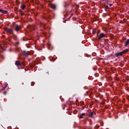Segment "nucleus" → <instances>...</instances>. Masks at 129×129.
I'll return each mask as SVG.
<instances>
[{
    "label": "nucleus",
    "instance_id": "obj_1",
    "mask_svg": "<svg viewBox=\"0 0 129 129\" xmlns=\"http://www.w3.org/2000/svg\"><path fill=\"white\" fill-rule=\"evenodd\" d=\"M128 52V50L127 49H125L120 52H117L115 54V57H119V56H122L123 54H125V53H127Z\"/></svg>",
    "mask_w": 129,
    "mask_h": 129
},
{
    "label": "nucleus",
    "instance_id": "obj_2",
    "mask_svg": "<svg viewBox=\"0 0 129 129\" xmlns=\"http://www.w3.org/2000/svg\"><path fill=\"white\" fill-rule=\"evenodd\" d=\"M22 29V27L21 25H19L18 24H15L13 27V30L16 32H19Z\"/></svg>",
    "mask_w": 129,
    "mask_h": 129
},
{
    "label": "nucleus",
    "instance_id": "obj_3",
    "mask_svg": "<svg viewBox=\"0 0 129 129\" xmlns=\"http://www.w3.org/2000/svg\"><path fill=\"white\" fill-rule=\"evenodd\" d=\"M5 31L7 32V33H10V34H14V31L13 29L10 28L6 27L5 28Z\"/></svg>",
    "mask_w": 129,
    "mask_h": 129
},
{
    "label": "nucleus",
    "instance_id": "obj_4",
    "mask_svg": "<svg viewBox=\"0 0 129 129\" xmlns=\"http://www.w3.org/2000/svg\"><path fill=\"white\" fill-rule=\"evenodd\" d=\"M15 65H16V66H18V67L19 66H22V65H24V62L16 60L15 61Z\"/></svg>",
    "mask_w": 129,
    "mask_h": 129
},
{
    "label": "nucleus",
    "instance_id": "obj_5",
    "mask_svg": "<svg viewBox=\"0 0 129 129\" xmlns=\"http://www.w3.org/2000/svg\"><path fill=\"white\" fill-rule=\"evenodd\" d=\"M105 37V34L104 33H100L98 36V40H101L102 38H104Z\"/></svg>",
    "mask_w": 129,
    "mask_h": 129
},
{
    "label": "nucleus",
    "instance_id": "obj_6",
    "mask_svg": "<svg viewBox=\"0 0 129 129\" xmlns=\"http://www.w3.org/2000/svg\"><path fill=\"white\" fill-rule=\"evenodd\" d=\"M0 13H1V14H4V15H7V14H8V11L0 9Z\"/></svg>",
    "mask_w": 129,
    "mask_h": 129
},
{
    "label": "nucleus",
    "instance_id": "obj_7",
    "mask_svg": "<svg viewBox=\"0 0 129 129\" xmlns=\"http://www.w3.org/2000/svg\"><path fill=\"white\" fill-rule=\"evenodd\" d=\"M49 72L48 70H45L44 73V76H49Z\"/></svg>",
    "mask_w": 129,
    "mask_h": 129
},
{
    "label": "nucleus",
    "instance_id": "obj_8",
    "mask_svg": "<svg viewBox=\"0 0 129 129\" xmlns=\"http://www.w3.org/2000/svg\"><path fill=\"white\" fill-rule=\"evenodd\" d=\"M93 114H94V112H90L89 113V117H93Z\"/></svg>",
    "mask_w": 129,
    "mask_h": 129
},
{
    "label": "nucleus",
    "instance_id": "obj_9",
    "mask_svg": "<svg viewBox=\"0 0 129 129\" xmlns=\"http://www.w3.org/2000/svg\"><path fill=\"white\" fill-rule=\"evenodd\" d=\"M22 54L24 56H27V55H28V53H27V51H26L25 50L22 51Z\"/></svg>",
    "mask_w": 129,
    "mask_h": 129
},
{
    "label": "nucleus",
    "instance_id": "obj_10",
    "mask_svg": "<svg viewBox=\"0 0 129 129\" xmlns=\"http://www.w3.org/2000/svg\"><path fill=\"white\" fill-rule=\"evenodd\" d=\"M50 7L51 8H52L53 10H56V5L54 4H51Z\"/></svg>",
    "mask_w": 129,
    "mask_h": 129
},
{
    "label": "nucleus",
    "instance_id": "obj_11",
    "mask_svg": "<svg viewBox=\"0 0 129 129\" xmlns=\"http://www.w3.org/2000/svg\"><path fill=\"white\" fill-rule=\"evenodd\" d=\"M12 35H13V38L14 40H16L18 39V36L15 33H13Z\"/></svg>",
    "mask_w": 129,
    "mask_h": 129
},
{
    "label": "nucleus",
    "instance_id": "obj_12",
    "mask_svg": "<svg viewBox=\"0 0 129 129\" xmlns=\"http://www.w3.org/2000/svg\"><path fill=\"white\" fill-rule=\"evenodd\" d=\"M128 44H129V39H127L126 41L125 42L124 46L127 47Z\"/></svg>",
    "mask_w": 129,
    "mask_h": 129
},
{
    "label": "nucleus",
    "instance_id": "obj_13",
    "mask_svg": "<svg viewBox=\"0 0 129 129\" xmlns=\"http://www.w3.org/2000/svg\"><path fill=\"white\" fill-rule=\"evenodd\" d=\"M5 87L3 88L2 90H4V89H6V88H7V87H8V83H5Z\"/></svg>",
    "mask_w": 129,
    "mask_h": 129
},
{
    "label": "nucleus",
    "instance_id": "obj_14",
    "mask_svg": "<svg viewBox=\"0 0 129 129\" xmlns=\"http://www.w3.org/2000/svg\"><path fill=\"white\" fill-rule=\"evenodd\" d=\"M85 115V113H83L80 116V118H83V116Z\"/></svg>",
    "mask_w": 129,
    "mask_h": 129
},
{
    "label": "nucleus",
    "instance_id": "obj_15",
    "mask_svg": "<svg viewBox=\"0 0 129 129\" xmlns=\"http://www.w3.org/2000/svg\"><path fill=\"white\" fill-rule=\"evenodd\" d=\"M26 8V5H22L21 8L22 9V10H24Z\"/></svg>",
    "mask_w": 129,
    "mask_h": 129
},
{
    "label": "nucleus",
    "instance_id": "obj_16",
    "mask_svg": "<svg viewBox=\"0 0 129 129\" xmlns=\"http://www.w3.org/2000/svg\"><path fill=\"white\" fill-rule=\"evenodd\" d=\"M92 33L93 35H95V34L96 33V30L95 29H93L92 31Z\"/></svg>",
    "mask_w": 129,
    "mask_h": 129
},
{
    "label": "nucleus",
    "instance_id": "obj_17",
    "mask_svg": "<svg viewBox=\"0 0 129 129\" xmlns=\"http://www.w3.org/2000/svg\"><path fill=\"white\" fill-rule=\"evenodd\" d=\"M105 11L108 12V6H106V7L105 8Z\"/></svg>",
    "mask_w": 129,
    "mask_h": 129
},
{
    "label": "nucleus",
    "instance_id": "obj_18",
    "mask_svg": "<svg viewBox=\"0 0 129 129\" xmlns=\"http://www.w3.org/2000/svg\"><path fill=\"white\" fill-rule=\"evenodd\" d=\"M84 108H85V107L84 106H83L82 108H81V109L82 110H83V109H84Z\"/></svg>",
    "mask_w": 129,
    "mask_h": 129
},
{
    "label": "nucleus",
    "instance_id": "obj_19",
    "mask_svg": "<svg viewBox=\"0 0 129 129\" xmlns=\"http://www.w3.org/2000/svg\"><path fill=\"white\" fill-rule=\"evenodd\" d=\"M109 2L108 1H107V2H106V4H107V5H109Z\"/></svg>",
    "mask_w": 129,
    "mask_h": 129
},
{
    "label": "nucleus",
    "instance_id": "obj_20",
    "mask_svg": "<svg viewBox=\"0 0 129 129\" xmlns=\"http://www.w3.org/2000/svg\"><path fill=\"white\" fill-rule=\"evenodd\" d=\"M3 93H4V95H6V94H7V92H3Z\"/></svg>",
    "mask_w": 129,
    "mask_h": 129
},
{
    "label": "nucleus",
    "instance_id": "obj_21",
    "mask_svg": "<svg viewBox=\"0 0 129 129\" xmlns=\"http://www.w3.org/2000/svg\"><path fill=\"white\" fill-rule=\"evenodd\" d=\"M42 26H43V27H45V26H46V24H42Z\"/></svg>",
    "mask_w": 129,
    "mask_h": 129
},
{
    "label": "nucleus",
    "instance_id": "obj_22",
    "mask_svg": "<svg viewBox=\"0 0 129 129\" xmlns=\"http://www.w3.org/2000/svg\"><path fill=\"white\" fill-rule=\"evenodd\" d=\"M111 6H112V4H109V8H110V7H111Z\"/></svg>",
    "mask_w": 129,
    "mask_h": 129
},
{
    "label": "nucleus",
    "instance_id": "obj_23",
    "mask_svg": "<svg viewBox=\"0 0 129 129\" xmlns=\"http://www.w3.org/2000/svg\"><path fill=\"white\" fill-rule=\"evenodd\" d=\"M81 104L82 105L84 104V102H81Z\"/></svg>",
    "mask_w": 129,
    "mask_h": 129
},
{
    "label": "nucleus",
    "instance_id": "obj_24",
    "mask_svg": "<svg viewBox=\"0 0 129 129\" xmlns=\"http://www.w3.org/2000/svg\"><path fill=\"white\" fill-rule=\"evenodd\" d=\"M97 1H101L102 2H104L105 0H97Z\"/></svg>",
    "mask_w": 129,
    "mask_h": 129
},
{
    "label": "nucleus",
    "instance_id": "obj_25",
    "mask_svg": "<svg viewBox=\"0 0 129 129\" xmlns=\"http://www.w3.org/2000/svg\"><path fill=\"white\" fill-rule=\"evenodd\" d=\"M99 35H98V32H97V37H98Z\"/></svg>",
    "mask_w": 129,
    "mask_h": 129
},
{
    "label": "nucleus",
    "instance_id": "obj_26",
    "mask_svg": "<svg viewBox=\"0 0 129 129\" xmlns=\"http://www.w3.org/2000/svg\"><path fill=\"white\" fill-rule=\"evenodd\" d=\"M24 14H22L21 16H24Z\"/></svg>",
    "mask_w": 129,
    "mask_h": 129
},
{
    "label": "nucleus",
    "instance_id": "obj_27",
    "mask_svg": "<svg viewBox=\"0 0 129 129\" xmlns=\"http://www.w3.org/2000/svg\"><path fill=\"white\" fill-rule=\"evenodd\" d=\"M17 44H19V42H17Z\"/></svg>",
    "mask_w": 129,
    "mask_h": 129
},
{
    "label": "nucleus",
    "instance_id": "obj_28",
    "mask_svg": "<svg viewBox=\"0 0 129 129\" xmlns=\"http://www.w3.org/2000/svg\"><path fill=\"white\" fill-rule=\"evenodd\" d=\"M32 84H34V83H32Z\"/></svg>",
    "mask_w": 129,
    "mask_h": 129
},
{
    "label": "nucleus",
    "instance_id": "obj_29",
    "mask_svg": "<svg viewBox=\"0 0 129 129\" xmlns=\"http://www.w3.org/2000/svg\"><path fill=\"white\" fill-rule=\"evenodd\" d=\"M0 24H1V22H0Z\"/></svg>",
    "mask_w": 129,
    "mask_h": 129
}]
</instances>
